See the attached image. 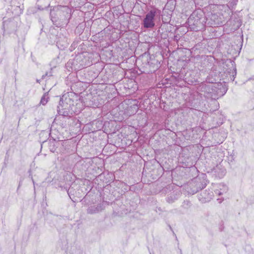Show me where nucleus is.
<instances>
[{"label":"nucleus","mask_w":254,"mask_h":254,"mask_svg":"<svg viewBox=\"0 0 254 254\" xmlns=\"http://www.w3.org/2000/svg\"><path fill=\"white\" fill-rule=\"evenodd\" d=\"M156 13V10H152L146 15L143 20V26L145 28H152L154 26V17Z\"/></svg>","instance_id":"1"},{"label":"nucleus","mask_w":254,"mask_h":254,"mask_svg":"<svg viewBox=\"0 0 254 254\" xmlns=\"http://www.w3.org/2000/svg\"><path fill=\"white\" fill-rule=\"evenodd\" d=\"M48 94H45L41 100V103L43 105H45L48 101Z\"/></svg>","instance_id":"2"}]
</instances>
